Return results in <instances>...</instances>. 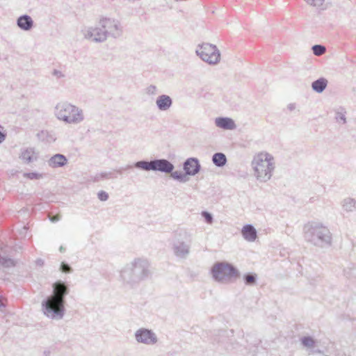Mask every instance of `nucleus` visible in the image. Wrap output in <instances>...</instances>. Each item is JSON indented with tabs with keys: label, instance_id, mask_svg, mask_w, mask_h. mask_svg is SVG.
Instances as JSON below:
<instances>
[{
	"label": "nucleus",
	"instance_id": "aec40b11",
	"mask_svg": "<svg viewBox=\"0 0 356 356\" xmlns=\"http://www.w3.org/2000/svg\"><path fill=\"white\" fill-rule=\"evenodd\" d=\"M327 86V80L321 77L314 81L312 83V88L317 93L323 92Z\"/></svg>",
	"mask_w": 356,
	"mask_h": 356
},
{
	"label": "nucleus",
	"instance_id": "dca6fc26",
	"mask_svg": "<svg viewBox=\"0 0 356 356\" xmlns=\"http://www.w3.org/2000/svg\"><path fill=\"white\" fill-rule=\"evenodd\" d=\"M67 159L65 155L56 154L47 161V164L52 168H57L65 166L67 165Z\"/></svg>",
	"mask_w": 356,
	"mask_h": 356
},
{
	"label": "nucleus",
	"instance_id": "ea45409f",
	"mask_svg": "<svg viewBox=\"0 0 356 356\" xmlns=\"http://www.w3.org/2000/svg\"><path fill=\"white\" fill-rule=\"evenodd\" d=\"M60 220V217L59 216H53L51 218H50V220L53 222H57Z\"/></svg>",
	"mask_w": 356,
	"mask_h": 356
},
{
	"label": "nucleus",
	"instance_id": "ddd939ff",
	"mask_svg": "<svg viewBox=\"0 0 356 356\" xmlns=\"http://www.w3.org/2000/svg\"><path fill=\"white\" fill-rule=\"evenodd\" d=\"M183 169L188 176H195L201 170L199 159L195 157L188 158L183 163Z\"/></svg>",
	"mask_w": 356,
	"mask_h": 356
},
{
	"label": "nucleus",
	"instance_id": "c756f323",
	"mask_svg": "<svg viewBox=\"0 0 356 356\" xmlns=\"http://www.w3.org/2000/svg\"><path fill=\"white\" fill-rule=\"evenodd\" d=\"M312 49L313 54L316 56H321L326 51L325 47L321 44H314Z\"/></svg>",
	"mask_w": 356,
	"mask_h": 356
},
{
	"label": "nucleus",
	"instance_id": "b1692460",
	"mask_svg": "<svg viewBox=\"0 0 356 356\" xmlns=\"http://www.w3.org/2000/svg\"><path fill=\"white\" fill-rule=\"evenodd\" d=\"M169 173H171V177L175 179V180H177L178 181L181 182V183H186V181H188V177L187 176H188V175H186V172H180V171H174L173 172V170L170 172Z\"/></svg>",
	"mask_w": 356,
	"mask_h": 356
},
{
	"label": "nucleus",
	"instance_id": "a19ab883",
	"mask_svg": "<svg viewBox=\"0 0 356 356\" xmlns=\"http://www.w3.org/2000/svg\"><path fill=\"white\" fill-rule=\"evenodd\" d=\"M5 307L6 305L3 303V300L0 298V310Z\"/></svg>",
	"mask_w": 356,
	"mask_h": 356
},
{
	"label": "nucleus",
	"instance_id": "423d86ee",
	"mask_svg": "<svg viewBox=\"0 0 356 356\" xmlns=\"http://www.w3.org/2000/svg\"><path fill=\"white\" fill-rule=\"evenodd\" d=\"M213 279L220 283L233 282L241 276L240 271L232 264L216 262L211 269Z\"/></svg>",
	"mask_w": 356,
	"mask_h": 356
},
{
	"label": "nucleus",
	"instance_id": "7c9ffc66",
	"mask_svg": "<svg viewBox=\"0 0 356 356\" xmlns=\"http://www.w3.org/2000/svg\"><path fill=\"white\" fill-rule=\"evenodd\" d=\"M24 177L29 179H39L42 177V175L36 172H26L24 174Z\"/></svg>",
	"mask_w": 356,
	"mask_h": 356
},
{
	"label": "nucleus",
	"instance_id": "2f4dec72",
	"mask_svg": "<svg viewBox=\"0 0 356 356\" xmlns=\"http://www.w3.org/2000/svg\"><path fill=\"white\" fill-rule=\"evenodd\" d=\"M60 270L65 273H71L73 271L72 268L67 263L63 261L60 264Z\"/></svg>",
	"mask_w": 356,
	"mask_h": 356
},
{
	"label": "nucleus",
	"instance_id": "f8f14e48",
	"mask_svg": "<svg viewBox=\"0 0 356 356\" xmlns=\"http://www.w3.org/2000/svg\"><path fill=\"white\" fill-rule=\"evenodd\" d=\"M137 342L146 345H154L158 341L156 334L147 328H140L135 332Z\"/></svg>",
	"mask_w": 356,
	"mask_h": 356
},
{
	"label": "nucleus",
	"instance_id": "c9c22d12",
	"mask_svg": "<svg viewBox=\"0 0 356 356\" xmlns=\"http://www.w3.org/2000/svg\"><path fill=\"white\" fill-rule=\"evenodd\" d=\"M156 90V87L154 85H150L147 88V92L149 95H153L155 93Z\"/></svg>",
	"mask_w": 356,
	"mask_h": 356
},
{
	"label": "nucleus",
	"instance_id": "cd10ccee",
	"mask_svg": "<svg viewBox=\"0 0 356 356\" xmlns=\"http://www.w3.org/2000/svg\"><path fill=\"white\" fill-rule=\"evenodd\" d=\"M346 110L345 108L340 107L339 109L336 111L335 115V120L337 122L341 123L343 124L346 123Z\"/></svg>",
	"mask_w": 356,
	"mask_h": 356
},
{
	"label": "nucleus",
	"instance_id": "0eeeda50",
	"mask_svg": "<svg viewBox=\"0 0 356 356\" xmlns=\"http://www.w3.org/2000/svg\"><path fill=\"white\" fill-rule=\"evenodd\" d=\"M192 243L191 234L184 229L177 230L174 233L171 243L174 255L179 259H186L190 254Z\"/></svg>",
	"mask_w": 356,
	"mask_h": 356
},
{
	"label": "nucleus",
	"instance_id": "9d476101",
	"mask_svg": "<svg viewBox=\"0 0 356 356\" xmlns=\"http://www.w3.org/2000/svg\"><path fill=\"white\" fill-rule=\"evenodd\" d=\"M99 26L104 28L107 38H118L122 35L123 27L118 19L108 17H102L99 19Z\"/></svg>",
	"mask_w": 356,
	"mask_h": 356
},
{
	"label": "nucleus",
	"instance_id": "7ed1b4c3",
	"mask_svg": "<svg viewBox=\"0 0 356 356\" xmlns=\"http://www.w3.org/2000/svg\"><path fill=\"white\" fill-rule=\"evenodd\" d=\"M304 236L307 241L316 246L330 245L332 234L330 229L321 222H311L304 227Z\"/></svg>",
	"mask_w": 356,
	"mask_h": 356
},
{
	"label": "nucleus",
	"instance_id": "1a4fd4ad",
	"mask_svg": "<svg viewBox=\"0 0 356 356\" xmlns=\"http://www.w3.org/2000/svg\"><path fill=\"white\" fill-rule=\"evenodd\" d=\"M196 54L209 65H216L220 62V52L215 44L202 43L197 45Z\"/></svg>",
	"mask_w": 356,
	"mask_h": 356
},
{
	"label": "nucleus",
	"instance_id": "37998d69",
	"mask_svg": "<svg viewBox=\"0 0 356 356\" xmlns=\"http://www.w3.org/2000/svg\"><path fill=\"white\" fill-rule=\"evenodd\" d=\"M37 264L42 266L43 264V261L42 259H38L37 261Z\"/></svg>",
	"mask_w": 356,
	"mask_h": 356
},
{
	"label": "nucleus",
	"instance_id": "473e14b6",
	"mask_svg": "<svg viewBox=\"0 0 356 356\" xmlns=\"http://www.w3.org/2000/svg\"><path fill=\"white\" fill-rule=\"evenodd\" d=\"M201 216L204 218V221L208 224H211L213 221V216L211 213L207 211H203L201 213Z\"/></svg>",
	"mask_w": 356,
	"mask_h": 356
},
{
	"label": "nucleus",
	"instance_id": "f704fd0d",
	"mask_svg": "<svg viewBox=\"0 0 356 356\" xmlns=\"http://www.w3.org/2000/svg\"><path fill=\"white\" fill-rule=\"evenodd\" d=\"M308 4L313 6H320L323 5V0H305Z\"/></svg>",
	"mask_w": 356,
	"mask_h": 356
},
{
	"label": "nucleus",
	"instance_id": "a878e982",
	"mask_svg": "<svg viewBox=\"0 0 356 356\" xmlns=\"http://www.w3.org/2000/svg\"><path fill=\"white\" fill-rule=\"evenodd\" d=\"M257 280V275L256 273H248L243 275V281L245 285L254 286Z\"/></svg>",
	"mask_w": 356,
	"mask_h": 356
},
{
	"label": "nucleus",
	"instance_id": "39448f33",
	"mask_svg": "<svg viewBox=\"0 0 356 356\" xmlns=\"http://www.w3.org/2000/svg\"><path fill=\"white\" fill-rule=\"evenodd\" d=\"M273 160V156L268 153H261L253 158L252 166L258 180L266 182L270 179L275 169Z\"/></svg>",
	"mask_w": 356,
	"mask_h": 356
},
{
	"label": "nucleus",
	"instance_id": "393cba45",
	"mask_svg": "<svg viewBox=\"0 0 356 356\" xmlns=\"http://www.w3.org/2000/svg\"><path fill=\"white\" fill-rule=\"evenodd\" d=\"M117 176L115 175L113 171L110 172H102L97 174L94 177L95 181H99L102 179H115Z\"/></svg>",
	"mask_w": 356,
	"mask_h": 356
},
{
	"label": "nucleus",
	"instance_id": "79ce46f5",
	"mask_svg": "<svg viewBox=\"0 0 356 356\" xmlns=\"http://www.w3.org/2000/svg\"><path fill=\"white\" fill-rule=\"evenodd\" d=\"M59 250L60 252H64L65 251V248L63 245H61L59 248Z\"/></svg>",
	"mask_w": 356,
	"mask_h": 356
},
{
	"label": "nucleus",
	"instance_id": "4468645a",
	"mask_svg": "<svg viewBox=\"0 0 356 356\" xmlns=\"http://www.w3.org/2000/svg\"><path fill=\"white\" fill-rule=\"evenodd\" d=\"M301 345L309 350V354L322 353V351L316 348L317 341L310 336H305L300 339Z\"/></svg>",
	"mask_w": 356,
	"mask_h": 356
},
{
	"label": "nucleus",
	"instance_id": "2eb2a0df",
	"mask_svg": "<svg viewBox=\"0 0 356 356\" xmlns=\"http://www.w3.org/2000/svg\"><path fill=\"white\" fill-rule=\"evenodd\" d=\"M17 25L20 29L28 31L33 29L34 22L31 16L25 14L17 19Z\"/></svg>",
	"mask_w": 356,
	"mask_h": 356
},
{
	"label": "nucleus",
	"instance_id": "9b49d317",
	"mask_svg": "<svg viewBox=\"0 0 356 356\" xmlns=\"http://www.w3.org/2000/svg\"><path fill=\"white\" fill-rule=\"evenodd\" d=\"M104 28L99 26V22L97 26L86 27L81 30L85 39L96 43H102L107 40Z\"/></svg>",
	"mask_w": 356,
	"mask_h": 356
},
{
	"label": "nucleus",
	"instance_id": "a211bd4d",
	"mask_svg": "<svg viewBox=\"0 0 356 356\" xmlns=\"http://www.w3.org/2000/svg\"><path fill=\"white\" fill-rule=\"evenodd\" d=\"M215 124L218 127L225 130H233L236 128L234 121L232 118L227 117L216 118Z\"/></svg>",
	"mask_w": 356,
	"mask_h": 356
},
{
	"label": "nucleus",
	"instance_id": "412c9836",
	"mask_svg": "<svg viewBox=\"0 0 356 356\" xmlns=\"http://www.w3.org/2000/svg\"><path fill=\"white\" fill-rule=\"evenodd\" d=\"M227 159L224 153L216 152L212 156L213 163L218 168L225 166L227 163Z\"/></svg>",
	"mask_w": 356,
	"mask_h": 356
},
{
	"label": "nucleus",
	"instance_id": "c85d7f7f",
	"mask_svg": "<svg viewBox=\"0 0 356 356\" xmlns=\"http://www.w3.org/2000/svg\"><path fill=\"white\" fill-rule=\"evenodd\" d=\"M0 265L3 268H10L16 265V262L11 258L0 255Z\"/></svg>",
	"mask_w": 356,
	"mask_h": 356
},
{
	"label": "nucleus",
	"instance_id": "f3484780",
	"mask_svg": "<svg viewBox=\"0 0 356 356\" xmlns=\"http://www.w3.org/2000/svg\"><path fill=\"white\" fill-rule=\"evenodd\" d=\"M156 104L159 111H165L172 106V99L169 95H161L157 97Z\"/></svg>",
	"mask_w": 356,
	"mask_h": 356
},
{
	"label": "nucleus",
	"instance_id": "f257e3e1",
	"mask_svg": "<svg viewBox=\"0 0 356 356\" xmlns=\"http://www.w3.org/2000/svg\"><path fill=\"white\" fill-rule=\"evenodd\" d=\"M68 286L58 280L53 284V293L42 302L44 314L49 318L62 319L65 313V297L69 293Z\"/></svg>",
	"mask_w": 356,
	"mask_h": 356
},
{
	"label": "nucleus",
	"instance_id": "58836bf2",
	"mask_svg": "<svg viewBox=\"0 0 356 356\" xmlns=\"http://www.w3.org/2000/svg\"><path fill=\"white\" fill-rule=\"evenodd\" d=\"M51 352L50 349L48 348V349H46V350H44L43 351L42 355H43V356H50L51 355Z\"/></svg>",
	"mask_w": 356,
	"mask_h": 356
},
{
	"label": "nucleus",
	"instance_id": "4c0bfd02",
	"mask_svg": "<svg viewBox=\"0 0 356 356\" xmlns=\"http://www.w3.org/2000/svg\"><path fill=\"white\" fill-rule=\"evenodd\" d=\"M288 109L290 111H293L296 108V104L295 103H291L287 106Z\"/></svg>",
	"mask_w": 356,
	"mask_h": 356
},
{
	"label": "nucleus",
	"instance_id": "6e6552de",
	"mask_svg": "<svg viewBox=\"0 0 356 356\" xmlns=\"http://www.w3.org/2000/svg\"><path fill=\"white\" fill-rule=\"evenodd\" d=\"M58 119L69 124H78L84 119L83 111L67 102L59 103L55 107Z\"/></svg>",
	"mask_w": 356,
	"mask_h": 356
},
{
	"label": "nucleus",
	"instance_id": "6ab92c4d",
	"mask_svg": "<svg viewBox=\"0 0 356 356\" xmlns=\"http://www.w3.org/2000/svg\"><path fill=\"white\" fill-rule=\"evenodd\" d=\"M243 237L248 241H254L257 238V230L251 224L244 225L241 230Z\"/></svg>",
	"mask_w": 356,
	"mask_h": 356
},
{
	"label": "nucleus",
	"instance_id": "72a5a7b5",
	"mask_svg": "<svg viewBox=\"0 0 356 356\" xmlns=\"http://www.w3.org/2000/svg\"><path fill=\"white\" fill-rule=\"evenodd\" d=\"M98 199L100 201H106L108 199V194L104 191H100L97 193Z\"/></svg>",
	"mask_w": 356,
	"mask_h": 356
},
{
	"label": "nucleus",
	"instance_id": "e433bc0d",
	"mask_svg": "<svg viewBox=\"0 0 356 356\" xmlns=\"http://www.w3.org/2000/svg\"><path fill=\"white\" fill-rule=\"evenodd\" d=\"M52 74L54 76H57L58 78H60V77H63L64 76V74L60 71V70H54L53 72H52Z\"/></svg>",
	"mask_w": 356,
	"mask_h": 356
},
{
	"label": "nucleus",
	"instance_id": "5701e85b",
	"mask_svg": "<svg viewBox=\"0 0 356 356\" xmlns=\"http://www.w3.org/2000/svg\"><path fill=\"white\" fill-rule=\"evenodd\" d=\"M34 151L33 149H26L22 152L20 158L26 163H29L36 160L37 157L34 156Z\"/></svg>",
	"mask_w": 356,
	"mask_h": 356
},
{
	"label": "nucleus",
	"instance_id": "4be33fe9",
	"mask_svg": "<svg viewBox=\"0 0 356 356\" xmlns=\"http://www.w3.org/2000/svg\"><path fill=\"white\" fill-rule=\"evenodd\" d=\"M341 207L346 212H353L356 209V200L351 197H346L341 202Z\"/></svg>",
	"mask_w": 356,
	"mask_h": 356
},
{
	"label": "nucleus",
	"instance_id": "bb28decb",
	"mask_svg": "<svg viewBox=\"0 0 356 356\" xmlns=\"http://www.w3.org/2000/svg\"><path fill=\"white\" fill-rule=\"evenodd\" d=\"M37 136L39 140L47 143H51L56 140L49 131L44 130L38 132Z\"/></svg>",
	"mask_w": 356,
	"mask_h": 356
},
{
	"label": "nucleus",
	"instance_id": "20e7f679",
	"mask_svg": "<svg viewBox=\"0 0 356 356\" xmlns=\"http://www.w3.org/2000/svg\"><path fill=\"white\" fill-rule=\"evenodd\" d=\"M133 168L143 170L145 171H159L164 173H168L174 170V165L167 159H153L150 161L143 160L134 163L132 165H127L126 166L121 167L118 169L113 170L114 173L116 172L122 175L124 171L131 170Z\"/></svg>",
	"mask_w": 356,
	"mask_h": 356
},
{
	"label": "nucleus",
	"instance_id": "f03ea898",
	"mask_svg": "<svg viewBox=\"0 0 356 356\" xmlns=\"http://www.w3.org/2000/svg\"><path fill=\"white\" fill-rule=\"evenodd\" d=\"M149 264L147 260L136 259L120 271V279L124 286L133 288L149 277Z\"/></svg>",
	"mask_w": 356,
	"mask_h": 356
}]
</instances>
